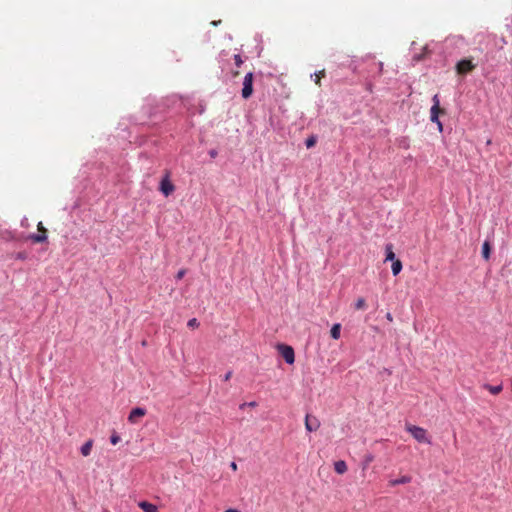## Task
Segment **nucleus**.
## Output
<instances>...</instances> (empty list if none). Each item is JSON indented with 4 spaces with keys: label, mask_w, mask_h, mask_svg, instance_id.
Here are the masks:
<instances>
[{
    "label": "nucleus",
    "mask_w": 512,
    "mask_h": 512,
    "mask_svg": "<svg viewBox=\"0 0 512 512\" xmlns=\"http://www.w3.org/2000/svg\"><path fill=\"white\" fill-rule=\"evenodd\" d=\"M406 429L419 443L431 444V440L428 437L427 432L424 428L414 425H408Z\"/></svg>",
    "instance_id": "f257e3e1"
},
{
    "label": "nucleus",
    "mask_w": 512,
    "mask_h": 512,
    "mask_svg": "<svg viewBox=\"0 0 512 512\" xmlns=\"http://www.w3.org/2000/svg\"><path fill=\"white\" fill-rule=\"evenodd\" d=\"M253 93V73L252 72H248L245 76H244V80H243V88H242V97L244 99H248Z\"/></svg>",
    "instance_id": "f03ea898"
},
{
    "label": "nucleus",
    "mask_w": 512,
    "mask_h": 512,
    "mask_svg": "<svg viewBox=\"0 0 512 512\" xmlns=\"http://www.w3.org/2000/svg\"><path fill=\"white\" fill-rule=\"evenodd\" d=\"M278 350L281 353V356L284 358L287 364H293L295 361V353L294 349L291 346L280 344L278 346Z\"/></svg>",
    "instance_id": "7ed1b4c3"
},
{
    "label": "nucleus",
    "mask_w": 512,
    "mask_h": 512,
    "mask_svg": "<svg viewBox=\"0 0 512 512\" xmlns=\"http://www.w3.org/2000/svg\"><path fill=\"white\" fill-rule=\"evenodd\" d=\"M159 190L166 197L174 192L175 186L170 181L169 173H166L160 181Z\"/></svg>",
    "instance_id": "20e7f679"
},
{
    "label": "nucleus",
    "mask_w": 512,
    "mask_h": 512,
    "mask_svg": "<svg viewBox=\"0 0 512 512\" xmlns=\"http://www.w3.org/2000/svg\"><path fill=\"white\" fill-rule=\"evenodd\" d=\"M432 102H433V105L430 109V120L431 122L435 123V122H438L439 120V114L441 112L440 110V100H439V97L437 94H435L433 97H432Z\"/></svg>",
    "instance_id": "39448f33"
},
{
    "label": "nucleus",
    "mask_w": 512,
    "mask_h": 512,
    "mask_svg": "<svg viewBox=\"0 0 512 512\" xmlns=\"http://www.w3.org/2000/svg\"><path fill=\"white\" fill-rule=\"evenodd\" d=\"M320 427V421L315 416L306 414L305 416V429L307 432L317 431Z\"/></svg>",
    "instance_id": "423d86ee"
},
{
    "label": "nucleus",
    "mask_w": 512,
    "mask_h": 512,
    "mask_svg": "<svg viewBox=\"0 0 512 512\" xmlns=\"http://www.w3.org/2000/svg\"><path fill=\"white\" fill-rule=\"evenodd\" d=\"M475 65L469 59H462L456 64V70L459 74H466L473 70Z\"/></svg>",
    "instance_id": "0eeeda50"
},
{
    "label": "nucleus",
    "mask_w": 512,
    "mask_h": 512,
    "mask_svg": "<svg viewBox=\"0 0 512 512\" xmlns=\"http://www.w3.org/2000/svg\"><path fill=\"white\" fill-rule=\"evenodd\" d=\"M146 414V409L145 408H142V407H136V408H133L130 413H129V416H128V421L132 424L136 423L137 422V419L139 417H142Z\"/></svg>",
    "instance_id": "6e6552de"
},
{
    "label": "nucleus",
    "mask_w": 512,
    "mask_h": 512,
    "mask_svg": "<svg viewBox=\"0 0 512 512\" xmlns=\"http://www.w3.org/2000/svg\"><path fill=\"white\" fill-rule=\"evenodd\" d=\"M411 481H412V478L409 475H403L400 478L390 480L389 485L394 487L397 485L408 484Z\"/></svg>",
    "instance_id": "1a4fd4ad"
},
{
    "label": "nucleus",
    "mask_w": 512,
    "mask_h": 512,
    "mask_svg": "<svg viewBox=\"0 0 512 512\" xmlns=\"http://www.w3.org/2000/svg\"><path fill=\"white\" fill-rule=\"evenodd\" d=\"M138 505L144 512H157L158 510L156 505L147 501H141Z\"/></svg>",
    "instance_id": "9d476101"
},
{
    "label": "nucleus",
    "mask_w": 512,
    "mask_h": 512,
    "mask_svg": "<svg viewBox=\"0 0 512 512\" xmlns=\"http://www.w3.org/2000/svg\"><path fill=\"white\" fill-rule=\"evenodd\" d=\"M27 239L34 243H42L47 241V234L44 233L43 235H38L36 233H32L27 236Z\"/></svg>",
    "instance_id": "9b49d317"
},
{
    "label": "nucleus",
    "mask_w": 512,
    "mask_h": 512,
    "mask_svg": "<svg viewBox=\"0 0 512 512\" xmlns=\"http://www.w3.org/2000/svg\"><path fill=\"white\" fill-rule=\"evenodd\" d=\"M334 470L338 474H344L347 471V464H346V462L343 461V460L336 461L334 463Z\"/></svg>",
    "instance_id": "f8f14e48"
},
{
    "label": "nucleus",
    "mask_w": 512,
    "mask_h": 512,
    "mask_svg": "<svg viewBox=\"0 0 512 512\" xmlns=\"http://www.w3.org/2000/svg\"><path fill=\"white\" fill-rule=\"evenodd\" d=\"M483 388L488 390L493 395L499 394L502 391V389H503L501 384L500 385L484 384Z\"/></svg>",
    "instance_id": "ddd939ff"
},
{
    "label": "nucleus",
    "mask_w": 512,
    "mask_h": 512,
    "mask_svg": "<svg viewBox=\"0 0 512 512\" xmlns=\"http://www.w3.org/2000/svg\"><path fill=\"white\" fill-rule=\"evenodd\" d=\"M92 445H93V441L92 440H88L86 441L80 448V452L83 456H88L90 455V452H91V449H92Z\"/></svg>",
    "instance_id": "4468645a"
},
{
    "label": "nucleus",
    "mask_w": 512,
    "mask_h": 512,
    "mask_svg": "<svg viewBox=\"0 0 512 512\" xmlns=\"http://www.w3.org/2000/svg\"><path fill=\"white\" fill-rule=\"evenodd\" d=\"M340 333H341V325L339 323H335L330 330L331 337L333 339L337 340L340 338Z\"/></svg>",
    "instance_id": "2eb2a0df"
},
{
    "label": "nucleus",
    "mask_w": 512,
    "mask_h": 512,
    "mask_svg": "<svg viewBox=\"0 0 512 512\" xmlns=\"http://www.w3.org/2000/svg\"><path fill=\"white\" fill-rule=\"evenodd\" d=\"M429 53H430L429 46H428V45H425V46L423 47V51H422V53H420V54H415V55L413 56V60H414V61H416V62H419V61L423 60V59L426 57V55H428Z\"/></svg>",
    "instance_id": "dca6fc26"
},
{
    "label": "nucleus",
    "mask_w": 512,
    "mask_h": 512,
    "mask_svg": "<svg viewBox=\"0 0 512 512\" xmlns=\"http://www.w3.org/2000/svg\"><path fill=\"white\" fill-rule=\"evenodd\" d=\"M490 251H491L490 243L488 241H484V243L482 244V256L485 260L489 259Z\"/></svg>",
    "instance_id": "f3484780"
},
{
    "label": "nucleus",
    "mask_w": 512,
    "mask_h": 512,
    "mask_svg": "<svg viewBox=\"0 0 512 512\" xmlns=\"http://www.w3.org/2000/svg\"><path fill=\"white\" fill-rule=\"evenodd\" d=\"M385 251H386V258L385 260L386 261H395V253L393 252L392 250V245L391 244H387L386 247H385Z\"/></svg>",
    "instance_id": "a211bd4d"
},
{
    "label": "nucleus",
    "mask_w": 512,
    "mask_h": 512,
    "mask_svg": "<svg viewBox=\"0 0 512 512\" xmlns=\"http://www.w3.org/2000/svg\"><path fill=\"white\" fill-rule=\"evenodd\" d=\"M391 269H392V274L394 276L398 275L401 270H402V263L400 260H395L392 262V266H391Z\"/></svg>",
    "instance_id": "6ab92c4d"
},
{
    "label": "nucleus",
    "mask_w": 512,
    "mask_h": 512,
    "mask_svg": "<svg viewBox=\"0 0 512 512\" xmlns=\"http://www.w3.org/2000/svg\"><path fill=\"white\" fill-rule=\"evenodd\" d=\"M355 309L357 310H363L366 308V302L365 299L360 297L357 299V301L354 304Z\"/></svg>",
    "instance_id": "aec40b11"
},
{
    "label": "nucleus",
    "mask_w": 512,
    "mask_h": 512,
    "mask_svg": "<svg viewBox=\"0 0 512 512\" xmlns=\"http://www.w3.org/2000/svg\"><path fill=\"white\" fill-rule=\"evenodd\" d=\"M317 142V137L315 135H312L308 137L305 141V145L307 148H312Z\"/></svg>",
    "instance_id": "412c9836"
},
{
    "label": "nucleus",
    "mask_w": 512,
    "mask_h": 512,
    "mask_svg": "<svg viewBox=\"0 0 512 512\" xmlns=\"http://www.w3.org/2000/svg\"><path fill=\"white\" fill-rule=\"evenodd\" d=\"M324 74H325L324 70L320 71L318 73L311 74V79H313L316 84H319L320 76H324Z\"/></svg>",
    "instance_id": "4be33fe9"
},
{
    "label": "nucleus",
    "mask_w": 512,
    "mask_h": 512,
    "mask_svg": "<svg viewBox=\"0 0 512 512\" xmlns=\"http://www.w3.org/2000/svg\"><path fill=\"white\" fill-rule=\"evenodd\" d=\"M120 441V436L116 433L112 434L110 437V442L113 445H116Z\"/></svg>",
    "instance_id": "5701e85b"
},
{
    "label": "nucleus",
    "mask_w": 512,
    "mask_h": 512,
    "mask_svg": "<svg viewBox=\"0 0 512 512\" xmlns=\"http://www.w3.org/2000/svg\"><path fill=\"white\" fill-rule=\"evenodd\" d=\"M257 403L255 401L245 402L240 405V409H244L245 407H256Z\"/></svg>",
    "instance_id": "b1692460"
},
{
    "label": "nucleus",
    "mask_w": 512,
    "mask_h": 512,
    "mask_svg": "<svg viewBox=\"0 0 512 512\" xmlns=\"http://www.w3.org/2000/svg\"><path fill=\"white\" fill-rule=\"evenodd\" d=\"M199 325L198 321L196 318H192L188 321L187 323V326L188 327H191V328H194V327H197Z\"/></svg>",
    "instance_id": "393cba45"
},
{
    "label": "nucleus",
    "mask_w": 512,
    "mask_h": 512,
    "mask_svg": "<svg viewBox=\"0 0 512 512\" xmlns=\"http://www.w3.org/2000/svg\"><path fill=\"white\" fill-rule=\"evenodd\" d=\"M234 60H235V64L237 67H240L243 63L242 59H241V56L239 54H236L234 56Z\"/></svg>",
    "instance_id": "a878e982"
},
{
    "label": "nucleus",
    "mask_w": 512,
    "mask_h": 512,
    "mask_svg": "<svg viewBox=\"0 0 512 512\" xmlns=\"http://www.w3.org/2000/svg\"><path fill=\"white\" fill-rule=\"evenodd\" d=\"M374 459L373 455L371 454H368L365 456V465H364V468L370 463L372 462Z\"/></svg>",
    "instance_id": "bb28decb"
},
{
    "label": "nucleus",
    "mask_w": 512,
    "mask_h": 512,
    "mask_svg": "<svg viewBox=\"0 0 512 512\" xmlns=\"http://www.w3.org/2000/svg\"><path fill=\"white\" fill-rule=\"evenodd\" d=\"M38 231L43 232V234H47V229L43 226L42 222H39L37 225Z\"/></svg>",
    "instance_id": "cd10ccee"
},
{
    "label": "nucleus",
    "mask_w": 512,
    "mask_h": 512,
    "mask_svg": "<svg viewBox=\"0 0 512 512\" xmlns=\"http://www.w3.org/2000/svg\"><path fill=\"white\" fill-rule=\"evenodd\" d=\"M184 275H185V270H179L176 275V279L180 280L183 278Z\"/></svg>",
    "instance_id": "c85d7f7f"
},
{
    "label": "nucleus",
    "mask_w": 512,
    "mask_h": 512,
    "mask_svg": "<svg viewBox=\"0 0 512 512\" xmlns=\"http://www.w3.org/2000/svg\"><path fill=\"white\" fill-rule=\"evenodd\" d=\"M232 376V371H228L224 376H223V380L224 381H228Z\"/></svg>",
    "instance_id": "c756f323"
},
{
    "label": "nucleus",
    "mask_w": 512,
    "mask_h": 512,
    "mask_svg": "<svg viewBox=\"0 0 512 512\" xmlns=\"http://www.w3.org/2000/svg\"><path fill=\"white\" fill-rule=\"evenodd\" d=\"M25 258H26L25 253L20 252L16 255V259L24 260Z\"/></svg>",
    "instance_id": "7c9ffc66"
},
{
    "label": "nucleus",
    "mask_w": 512,
    "mask_h": 512,
    "mask_svg": "<svg viewBox=\"0 0 512 512\" xmlns=\"http://www.w3.org/2000/svg\"><path fill=\"white\" fill-rule=\"evenodd\" d=\"M435 123L437 124L438 130H439L440 132H442V131H443V125H442L441 121H440V120H438V122H435Z\"/></svg>",
    "instance_id": "2f4dec72"
},
{
    "label": "nucleus",
    "mask_w": 512,
    "mask_h": 512,
    "mask_svg": "<svg viewBox=\"0 0 512 512\" xmlns=\"http://www.w3.org/2000/svg\"><path fill=\"white\" fill-rule=\"evenodd\" d=\"M209 155L212 157V158H215L217 156V151L212 149L209 151Z\"/></svg>",
    "instance_id": "473e14b6"
},
{
    "label": "nucleus",
    "mask_w": 512,
    "mask_h": 512,
    "mask_svg": "<svg viewBox=\"0 0 512 512\" xmlns=\"http://www.w3.org/2000/svg\"><path fill=\"white\" fill-rule=\"evenodd\" d=\"M386 319H387L388 321H390V322H391V321H393L392 314L388 312V313L386 314Z\"/></svg>",
    "instance_id": "72a5a7b5"
},
{
    "label": "nucleus",
    "mask_w": 512,
    "mask_h": 512,
    "mask_svg": "<svg viewBox=\"0 0 512 512\" xmlns=\"http://www.w3.org/2000/svg\"><path fill=\"white\" fill-rule=\"evenodd\" d=\"M230 467L232 470H237V464L235 462H231Z\"/></svg>",
    "instance_id": "f704fd0d"
},
{
    "label": "nucleus",
    "mask_w": 512,
    "mask_h": 512,
    "mask_svg": "<svg viewBox=\"0 0 512 512\" xmlns=\"http://www.w3.org/2000/svg\"><path fill=\"white\" fill-rule=\"evenodd\" d=\"M21 225H22V226H26V225H27V218H24V219L21 221Z\"/></svg>",
    "instance_id": "c9c22d12"
},
{
    "label": "nucleus",
    "mask_w": 512,
    "mask_h": 512,
    "mask_svg": "<svg viewBox=\"0 0 512 512\" xmlns=\"http://www.w3.org/2000/svg\"><path fill=\"white\" fill-rule=\"evenodd\" d=\"M379 65V72L381 73L382 72V69H383V63L382 62H379L378 63Z\"/></svg>",
    "instance_id": "e433bc0d"
},
{
    "label": "nucleus",
    "mask_w": 512,
    "mask_h": 512,
    "mask_svg": "<svg viewBox=\"0 0 512 512\" xmlns=\"http://www.w3.org/2000/svg\"><path fill=\"white\" fill-rule=\"evenodd\" d=\"M225 512H239V511H238V510H236V509H232V508H230V509H227Z\"/></svg>",
    "instance_id": "4c0bfd02"
},
{
    "label": "nucleus",
    "mask_w": 512,
    "mask_h": 512,
    "mask_svg": "<svg viewBox=\"0 0 512 512\" xmlns=\"http://www.w3.org/2000/svg\"><path fill=\"white\" fill-rule=\"evenodd\" d=\"M454 38H455V37H453V39H454ZM451 40H452V38H446V42L451 41Z\"/></svg>",
    "instance_id": "58836bf2"
},
{
    "label": "nucleus",
    "mask_w": 512,
    "mask_h": 512,
    "mask_svg": "<svg viewBox=\"0 0 512 512\" xmlns=\"http://www.w3.org/2000/svg\"><path fill=\"white\" fill-rule=\"evenodd\" d=\"M212 24H213V25H217V24H218V22H217V21H213V22H212Z\"/></svg>",
    "instance_id": "ea45409f"
},
{
    "label": "nucleus",
    "mask_w": 512,
    "mask_h": 512,
    "mask_svg": "<svg viewBox=\"0 0 512 512\" xmlns=\"http://www.w3.org/2000/svg\"><path fill=\"white\" fill-rule=\"evenodd\" d=\"M510 387H511V390H512V378H511V381H510Z\"/></svg>",
    "instance_id": "a19ab883"
}]
</instances>
